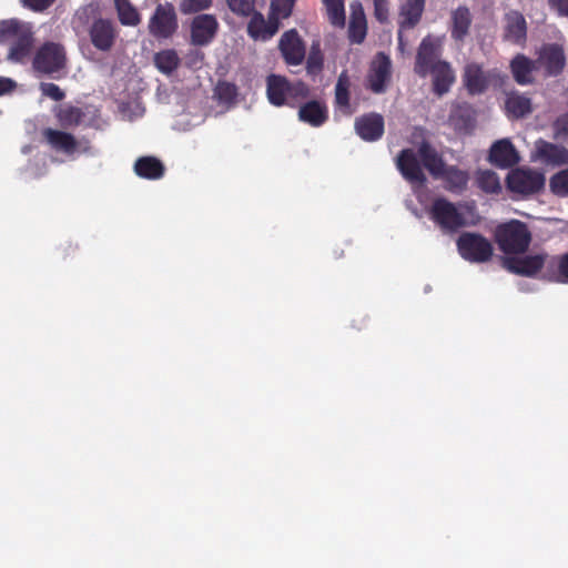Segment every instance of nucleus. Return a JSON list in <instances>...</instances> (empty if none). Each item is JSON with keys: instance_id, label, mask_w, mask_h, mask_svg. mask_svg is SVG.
<instances>
[{"instance_id": "nucleus-29", "label": "nucleus", "mask_w": 568, "mask_h": 568, "mask_svg": "<svg viewBox=\"0 0 568 568\" xmlns=\"http://www.w3.org/2000/svg\"><path fill=\"white\" fill-rule=\"evenodd\" d=\"M425 0H406L399 12V28L412 29L420 20Z\"/></svg>"}, {"instance_id": "nucleus-30", "label": "nucleus", "mask_w": 568, "mask_h": 568, "mask_svg": "<svg viewBox=\"0 0 568 568\" xmlns=\"http://www.w3.org/2000/svg\"><path fill=\"white\" fill-rule=\"evenodd\" d=\"M429 74L433 75L434 92L438 95L447 93L455 81L454 71L446 61L437 64Z\"/></svg>"}, {"instance_id": "nucleus-24", "label": "nucleus", "mask_w": 568, "mask_h": 568, "mask_svg": "<svg viewBox=\"0 0 568 568\" xmlns=\"http://www.w3.org/2000/svg\"><path fill=\"white\" fill-rule=\"evenodd\" d=\"M537 156L547 164H567L568 150L564 146L538 140L536 142Z\"/></svg>"}, {"instance_id": "nucleus-19", "label": "nucleus", "mask_w": 568, "mask_h": 568, "mask_svg": "<svg viewBox=\"0 0 568 568\" xmlns=\"http://www.w3.org/2000/svg\"><path fill=\"white\" fill-rule=\"evenodd\" d=\"M494 77V71L485 72L477 63H468L464 70V83L471 94L486 91Z\"/></svg>"}, {"instance_id": "nucleus-15", "label": "nucleus", "mask_w": 568, "mask_h": 568, "mask_svg": "<svg viewBox=\"0 0 568 568\" xmlns=\"http://www.w3.org/2000/svg\"><path fill=\"white\" fill-rule=\"evenodd\" d=\"M355 131L364 141L374 142L384 134V118L379 113H368L355 120Z\"/></svg>"}, {"instance_id": "nucleus-27", "label": "nucleus", "mask_w": 568, "mask_h": 568, "mask_svg": "<svg viewBox=\"0 0 568 568\" xmlns=\"http://www.w3.org/2000/svg\"><path fill=\"white\" fill-rule=\"evenodd\" d=\"M163 163L154 156L139 158L134 163V172L138 176L148 180H158L164 175Z\"/></svg>"}, {"instance_id": "nucleus-18", "label": "nucleus", "mask_w": 568, "mask_h": 568, "mask_svg": "<svg viewBox=\"0 0 568 568\" xmlns=\"http://www.w3.org/2000/svg\"><path fill=\"white\" fill-rule=\"evenodd\" d=\"M536 62L538 68L545 69L547 75H557L566 64L564 50L558 44L545 45Z\"/></svg>"}, {"instance_id": "nucleus-31", "label": "nucleus", "mask_w": 568, "mask_h": 568, "mask_svg": "<svg viewBox=\"0 0 568 568\" xmlns=\"http://www.w3.org/2000/svg\"><path fill=\"white\" fill-rule=\"evenodd\" d=\"M471 24V16L466 7H458L452 12V37L463 41L468 34Z\"/></svg>"}, {"instance_id": "nucleus-13", "label": "nucleus", "mask_w": 568, "mask_h": 568, "mask_svg": "<svg viewBox=\"0 0 568 568\" xmlns=\"http://www.w3.org/2000/svg\"><path fill=\"white\" fill-rule=\"evenodd\" d=\"M278 48L288 65H300L305 59V45L295 29L282 34Z\"/></svg>"}, {"instance_id": "nucleus-26", "label": "nucleus", "mask_w": 568, "mask_h": 568, "mask_svg": "<svg viewBox=\"0 0 568 568\" xmlns=\"http://www.w3.org/2000/svg\"><path fill=\"white\" fill-rule=\"evenodd\" d=\"M527 26L524 16L518 11H509L505 16V38L514 43L526 39Z\"/></svg>"}, {"instance_id": "nucleus-12", "label": "nucleus", "mask_w": 568, "mask_h": 568, "mask_svg": "<svg viewBox=\"0 0 568 568\" xmlns=\"http://www.w3.org/2000/svg\"><path fill=\"white\" fill-rule=\"evenodd\" d=\"M89 37L94 48L102 52H108L115 42L116 31L110 20L99 18L89 27Z\"/></svg>"}, {"instance_id": "nucleus-43", "label": "nucleus", "mask_w": 568, "mask_h": 568, "mask_svg": "<svg viewBox=\"0 0 568 568\" xmlns=\"http://www.w3.org/2000/svg\"><path fill=\"white\" fill-rule=\"evenodd\" d=\"M236 94V87L229 82H219L215 88V95L224 103H231Z\"/></svg>"}, {"instance_id": "nucleus-42", "label": "nucleus", "mask_w": 568, "mask_h": 568, "mask_svg": "<svg viewBox=\"0 0 568 568\" xmlns=\"http://www.w3.org/2000/svg\"><path fill=\"white\" fill-rule=\"evenodd\" d=\"M230 10L239 16H251L255 10V0H226Z\"/></svg>"}, {"instance_id": "nucleus-11", "label": "nucleus", "mask_w": 568, "mask_h": 568, "mask_svg": "<svg viewBox=\"0 0 568 568\" xmlns=\"http://www.w3.org/2000/svg\"><path fill=\"white\" fill-rule=\"evenodd\" d=\"M43 136L54 150L61 151L68 155H71L77 151L82 153L91 152V146L88 142H78L72 134L63 131L45 129L43 131Z\"/></svg>"}, {"instance_id": "nucleus-35", "label": "nucleus", "mask_w": 568, "mask_h": 568, "mask_svg": "<svg viewBox=\"0 0 568 568\" xmlns=\"http://www.w3.org/2000/svg\"><path fill=\"white\" fill-rule=\"evenodd\" d=\"M119 20L124 26H136L140 17L129 0H114Z\"/></svg>"}, {"instance_id": "nucleus-22", "label": "nucleus", "mask_w": 568, "mask_h": 568, "mask_svg": "<svg viewBox=\"0 0 568 568\" xmlns=\"http://www.w3.org/2000/svg\"><path fill=\"white\" fill-rule=\"evenodd\" d=\"M519 155L513 143L503 139L495 142L489 151V161L498 168H510L519 162Z\"/></svg>"}, {"instance_id": "nucleus-41", "label": "nucleus", "mask_w": 568, "mask_h": 568, "mask_svg": "<svg viewBox=\"0 0 568 568\" xmlns=\"http://www.w3.org/2000/svg\"><path fill=\"white\" fill-rule=\"evenodd\" d=\"M213 0H181L180 11L184 14H191L204 11L212 6Z\"/></svg>"}, {"instance_id": "nucleus-23", "label": "nucleus", "mask_w": 568, "mask_h": 568, "mask_svg": "<svg viewBox=\"0 0 568 568\" xmlns=\"http://www.w3.org/2000/svg\"><path fill=\"white\" fill-rule=\"evenodd\" d=\"M367 33V22L363 6L359 1L351 3V19L348 24V38L352 43H362Z\"/></svg>"}, {"instance_id": "nucleus-51", "label": "nucleus", "mask_w": 568, "mask_h": 568, "mask_svg": "<svg viewBox=\"0 0 568 568\" xmlns=\"http://www.w3.org/2000/svg\"><path fill=\"white\" fill-rule=\"evenodd\" d=\"M404 29H400L399 28V31H398V48L404 51V48H405V42H404V39H403V34H402V31Z\"/></svg>"}, {"instance_id": "nucleus-45", "label": "nucleus", "mask_w": 568, "mask_h": 568, "mask_svg": "<svg viewBox=\"0 0 568 568\" xmlns=\"http://www.w3.org/2000/svg\"><path fill=\"white\" fill-rule=\"evenodd\" d=\"M40 90L43 95L52 99L53 101H61L64 99V92L54 83L43 82L40 84Z\"/></svg>"}, {"instance_id": "nucleus-20", "label": "nucleus", "mask_w": 568, "mask_h": 568, "mask_svg": "<svg viewBox=\"0 0 568 568\" xmlns=\"http://www.w3.org/2000/svg\"><path fill=\"white\" fill-rule=\"evenodd\" d=\"M390 59L382 52L378 53L373 62L369 74V88L373 92L382 93L385 91L390 79Z\"/></svg>"}, {"instance_id": "nucleus-28", "label": "nucleus", "mask_w": 568, "mask_h": 568, "mask_svg": "<svg viewBox=\"0 0 568 568\" xmlns=\"http://www.w3.org/2000/svg\"><path fill=\"white\" fill-rule=\"evenodd\" d=\"M505 108L508 115L516 119L524 118L532 112L530 98L517 91L507 94Z\"/></svg>"}, {"instance_id": "nucleus-32", "label": "nucleus", "mask_w": 568, "mask_h": 568, "mask_svg": "<svg viewBox=\"0 0 568 568\" xmlns=\"http://www.w3.org/2000/svg\"><path fill=\"white\" fill-rule=\"evenodd\" d=\"M349 87L351 80L347 71H343L335 84V103L347 115L352 114L349 104Z\"/></svg>"}, {"instance_id": "nucleus-7", "label": "nucleus", "mask_w": 568, "mask_h": 568, "mask_svg": "<svg viewBox=\"0 0 568 568\" xmlns=\"http://www.w3.org/2000/svg\"><path fill=\"white\" fill-rule=\"evenodd\" d=\"M443 51V37H425L417 50L415 72L425 78L435 67L444 61L440 60Z\"/></svg>"}, {"instance_id": "nucleus-46", "label": "nucleus", "mask_w": 568, "mask_h": 568, "mask_svg": "<svg viewBox=\"0 0 568 568\" xmlns=\"http://www.w3.org/2000/svg\"><path fill=\"white\" fill-rule=\"evenodd\" d=\"M552 129L557 139L568 141V113L558 116Z\"/></svg>"}, {"instance_id": "nucleus-38", "label": "nucleus", "mask_w": 568, "mask_h": 568, "mask_svg": "<svg viewBox=\"0 0 568 568\" xmlns=\"http://www.w3.org/2000/svg\"><path fill=\"white\" fill-rule=\"evenodd\" d=\"M326 7L329 22L338 28L345 26L344 0H322Z\"/></svg>"}, {"instance_id": "nucleus-47", "label": "nucleus", "mask_w": 568, "mask_h": 568, "mask_svg": "<svg viewBox=\"0 0 568 568\" xmlns=\"http://www.w3.org/2000/svg\"><path fill=\"white\" fill-rule=\"evenodd\" d=\"M374 16L384 23L388 20V3L387 0H374Z\"/></svg>"}, {"instance_id": "nucleus-1", "label": "nucleus", "mask_w": 568, "mask_h": 568, "mask_svg": "<svg viewBox=\"0 0 568 568\" xmlns=\"http://www.w3.org/2000/svg\"><path fill=\"white\" fill-rule=\"evenodd\" d=\"M396 164L403 178L414 186L425 184L427 179L424 168L435 179H443L445 190L450 193L462 194L468 186V172L454 165L446 166L436 149L425 141L417 150H403L397 156Z\"/></svg>"}, {"instance_id": "nucleus-21", "label": "nucleus", "mask_w": 568, "mask_h": 568, "mask_svg": "<svg viewBox=\"0 0 568 568\" xmlns=\"http://www.w3.org/2000/svg\"><path fill=\"white\" fill-rule=\"evenodd\" d=\"M298 106V120L310 124L311 126H322L328 120V110L324 102L312 100L301 102Z\"/></svg>"}, {"instance_id": "nucleus-48", "label": "nucleus", "mask_w": 568, "mask_h": 568, "mask_svg": "<svg viewBox=\"0 0 568 568\" xmlns=\"http://www.w3.org/2000/svg\"><path fill=\"white\" fill-rule=\"evenodd\" d=\"M55 0H22L26 8L34 12H42L53 4Z\"/></svg>"}, {"instance_id": "nucleus-34", "label": "nucleus", "mask_w": 568, "mask_h": 568, "mask_svg": "<svg viewBox=\"0 0 568 568\" xmlns=\"http://www.w3.org/2000/svg\"><path fill=\"white\" fill-rule=\"evenodd\" d=\"M476 183L486 193H498L501 190L499 176L491 170H479L476 173Z\"/></svg>"}, {"instance_id": "nucleus-36", "label": "nucleus", "mask_w": 568, "mask_h": 568, "mask_svg": "<svg viewBox=\"0 0 568 568\" xmlns=\"http://www.w3.org/2000/svg\"><path fill=\"white\" fill-rule=\"evenodd\" d=\"M549 263L551 264L552 272L547 274L548 278L568 284V253L550 258Z\"/></svg>"}, {"instance_id": "nucleus-8", "label": "nucleus", "mask_w": 568, "mask_h": 568, "mask_svg": "<svg viewBox=\"0 0 568 568\" xmlns=\"http://www.w3.org/2000/svg\"><path fill=\"white\" fill-rule=\"evenodd\" d=\"M545 185V176L531 169L519 168L507 175L508 189L521 195H530L539 192Z\"/></svg>"}, {"instance_id": "nucleus-3", "label": "nucleus", "mask_w": 568, "mask_h": 568, "mask_svg": "<svg viewBox=\"0 0 568 568\" xmlns=\"http://www.w3.org/2000/svg\"><path fill=\"white\" fill-rule=\"evenodd\" d=\"M3 38L10 42L8 59L13 62H23L31 53L33 47V32L31 27L16 20L1 26Z\"/></svg>"}, {"instance_id": "nucleus-5", "label": "nucleus", "mask_w": 568, "mask_h": 568, "mask_svg": "<svg viewBox=\"0 0 568 568\" xmlns=\"http://www.w3.org/2000/svg\"><path fill=\"white\" fill-rule=\"evenodd\" d=\"M496 240L505 253H521L528 247L531 235L525 223L511 221L497 227Z\"/></svg>"}, {"instance_id": "nucleus-40", "label": "nucleus", "mask_w": 568, "mask_h": 568, "mask_svg": "<svg viewBox=\"0 0 568 568\" xmlns=\"http://www.w3.org/2000/svg\"><path fill=\"white\" fill-rule=\"evenodd\" d=\"M551 191L560 196L568 195V169L555 174L550 180Z\"/></svg>"}, {"instance_id": "nucleus-39", "label": "nucleus", "mask_w": 568, "mask_h": 568, "mask_svg": "<svg viewBox=\"0 0 568 568\" xmlns=\"http://www.w3.org/2000/svg\"><path fill=\"white\" fill-rule=\"evenodd\" d=\"M60 124L63 128H72L80 124L82 121L83 113L81 109L77 106H64L61 108L57 114Z\"/></svg>"}, {"instance_id": "nucleus-14", "label": "nucleus", "mask_w": 568, "mask_h": 568, "mask_svg": "<svg viewBox=\"0 0 568 568\" xmlns=\"http://www.w3.org/2000/svg\"><path fill=\"white\" fill-rule=\"evenodd\" d=\"M219 22L213 14L202 13L196 16L191 24V39L194 44H209L215 37Z\"/></svg>"}, {"instance_id": "nucleus-2", "label": "nucleus", "mask_w": 568, "mask_h": 568, "mask_svg": "<svg viewBox=\"0 0 568 568\" xmlns=\"http://www.w3.org/2000/svg\"><path fill=\"white\" fill-rule=\"evenodd\" d=\"M310 87L302 82H290L285 77L271 74L266 80V94L271 104L296 108L310 97Z\"/></svg>"}, {"instance_id": "nucleus-10", "label": "nucleus", "mask_w": 568, "mask_h": 568, "mask_svg": "<svg viewBox=\"0 0 568 568\" xmlns=\"http://www.w3.org/2000/svg\"><path fill=\"white\" fill-rule=\"evenodd\" d=\"M149 29L155 38L171 37L178 29L174 7L170 3L159 4L150 20Z\"/></svg>"}, {"instance_id": "nucleus-50", "label": "nucleus", "mask_w": 568, "mask_h": 568, "mask_svg": "<svg viewBox=\"0 0 568 568\" xmlns=\"http://www.w3.org/2000/svg\"><path fill=\"white\" fill-rule=\"evenodd\" d=\"M549 3L560 16L568 17V0H550Z\"/></svg>"}, {"instance_id": "nucleus-37", "label": "nucleus", "mask_w": 568, "mask_h": 568, "mask_svg": "<svg viewBox=\"0 0 568 568\" xmlns=\"http://www.w3.org/2000/svg\"><path fill=\"white\" fill-rule=\"evenodd\" d=\"M324 65V57L318 41H314L311 45L306 58V71L310 75H317Z\"/></svg>"}, {"instance_id": "nucleus-6", "label": "nucleus", "mask_w": 568, "mask_h": 568, "mask_svg": "<svg viewBox=\"0 0 568 568\" xmlns=\"http://www.w3.org/2000/svg\"><path fill=\"white\" fill-rule=\"evenodd\" d=\"M457 250L460 256L471 263H485L493 256L491 243L480 234L465 232L457 239Z\"/></svg>"}, {"instance_id": "nucleus-25", "label": "nucleus", "mask_w": 568, "mask_h": 568, "mask_svg": "<svg viewBox=\"0 0 568 568\" xmlns=\"http://www.w3.org/2000/svg\"><path fill=\"white\" fill-rule=\"evenodd\" d=\"M510 69L515 81L520 85H526L534 82L532 74L538 67L536 61L518 54L511 60Z\"/></svg>"}, {"instance_id": "nucleus-4", "label": "nucleus", "mask_w": 568, "mask_h": 568, "mask_svg": "<svg viewBox=\"0 0 568 568\" xmlns=\"http://www.w3.org/2000/svg\"><path fill=\"white\" fill-rule=\"evenodd\" d=\"M33 69L45 75H54L67 67V52L63 44L47 41L38 48L32 61Z\"/></svg>"}, {"instance_id": "nucleus-9", "label": "nucleus", "mask_w": 568, "mask_h": 568, "mask_svg": "<svg viewBox=\"0 0 568 568\" xmlns=\"http://www.w3.org/2000/svg\"><path fill=\"white\" fill-rule=\"evenodd\" d=\"M432 219L445 231L454 232L466 224L458 207L444 197L436 199L430 210Z\"/></svg>"}, {"instance_id": "nucleus-17", "label": "nucleus", "mask_w": 568, "mask_h": 568, "mask_svg": "<svg viewBox=\"0 0 568 568\" xmlns=\"http://www.w3.org/2000/svg\"><path fill=\"white\" fill-rule=\"evenodd\" d=\"M550 258H555V256H549L547 254L527 255L509 262L508 268L514 273L530 276L546 266L549 270V273H551L552 267L549 263Z\"/></svg>"}, {"instance_id": "nucleus-49", "label": "nucleus", "mask_w": 568, "mask_h": 568, "mask_svg": "<svg viewBox=\"0 0 568 568\" xmlns=\"http://www.w3.org/2000/svg\"><path fill=\"white\" fill-rule=\"evenodd\" d=\"M16 88V82L10 78L0 77V95L11 92Z\"/></svg>"}, {"instance_id": "nucleus-44", "label": "nucleus", "mask_w": 568, "mask_h": 568, "mask_svg": "<svg viewBox=\"0 0 568 568\" xmlns=\"http://www.w3.org/2000/svg\"><path fill=\"white\" fill-rule=\"evenodd\" d=\"M294 0H271L272 14L277 19L287 18L292 13Z\"/></svg>"}, {"instance_id": "nucleus-16", "label": "nucleus", "mask_w": 568, "mask_h": 568, "mask_svg": "<svg viewBox=\"0 0 568 568\" xmlns=\"http://www.w3.org/2000/svg\"><path fill=\"white\" fill-rule=\"evenodd\" d=\"M247 24V32L254 40H270L280 28V19L271 13L267 20L258 12H253Z\"/></svg>"}, {"instance_id": "nucleus-33", "label": "nucleus", "mask_w": 568, "mask_h": 568, "mask_svg": "<svg viewBox=\"0 0 568 568\" xmlns=\"http://www.w3.org/2000/svg\"><path fill=\"white\" fill-rule=\"evenodd\" d=\"M155 67L164 74H171L180 64V58L174 50L168 49L154 55Z\"/></svg>"}]
</instances>
